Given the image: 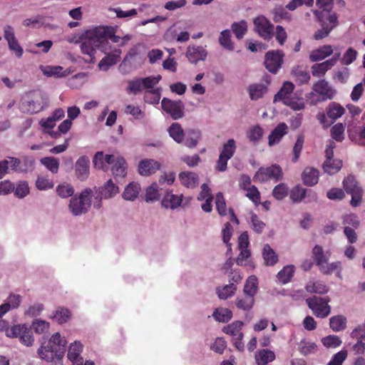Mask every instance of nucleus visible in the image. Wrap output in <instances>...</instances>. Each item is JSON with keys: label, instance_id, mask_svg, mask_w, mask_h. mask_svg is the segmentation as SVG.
<instances>
[{"label": "nucleus", "instance_id": "c756f323", "mask_svg": "<svg viewBox=\"0 0 365 365\" xmlns=\"http://www.w3.org/2000/svg\"><path fill=\"white\" fill-rule=\"evenodd\" d=\"M83 350V345L78 341H75L73 343L71 344L68 347L67 357L68 359L72 361L75 362L78 361L79 359L82 358L80 354Z\"/></svg>", "mask_w": 365, "mask_h": 365}, {"label": "nucleus", "instance_id": "2f4dec72", "mask_svg": "<svg viewBox=\"0 0 365 365\" xmlns=\"http://www.w3.org/2000/svg\"><path fill=\"white\" fill-rule=\"evenodd\" d=\"M257 365H267L269 362L274 360V353L269 349H262L257 351L255 356Z\"/></svg>", "mask_w": 365, "mask_h": 365}, {"label": "nucleus", "instance_id": "393cba45", "mask_svg": "<svg viewBox=\"0 0 365 365\" xmlns=\"http://www.w3.org/2000/svg\"><path fill=\"white\" fill-rule=\"evenodd\" d=\"M258 289L257 278L255 275L250 276L244 286V294L250 297L255 298Z\"/></svg>", "mask_w": 365, "mask_h": 365}, {"label": "nucleus", "instance_id": "c9c22d12", "mask_svg": "<svg viewBox=\"0 0 365 365\" xmlns=\"http://www.w3.org/2000/svg\"><path fill=\"white\" fill-rule=\"evenodd\" d=\"M71 317L70 311L64 307H58L51 315V318L58 324H64L68 321Z\"/></svg>", "mask_w": 365, "mask_h": 365}, {"label": "nucleus", "instance_id": "052dcab7", "mask_svg": "<svg viewBox=\"0 0 365 365\" xmlns=\"http://www.w3.org/2000/svg\"><path fill=\"white\" fill-rule=\"evenodd\" d=\"M243 326V322L241 321H235L232 322V324L227 325V327H225L222 329V331L227 334H230L232 336H236L237 335L241 330L242 327Z\"/></svg>", "mask_w": 365, "mask_h": 365}, {"label": "nucleus", "instance_id": "603ef678", "mask_svg": "<svg viewBox=\"0 0 365 365\" xmlns=\"http://www.w3.org/2000/svg\"><path fill=\"white\" fill-rule=\"evenodd\" d=\"M344 125L341 123H336L331 128V136L332 139L341 142L344 138Z\"/></svg>", "mask_w": 365, "mask_h": 365}, {"label": "nucleus", "instance_id": "e433bc0d", "mask_svg": "<svg viewBox=\"0 0 365 365\" xmlns=\"http://www.w3.org/2000/svg\"><path fill=\"white\" fill-rule=\"evenodd\" d=\"M329 325L334 331L344 330L346 327V318L343 315H336L330 318Z\"/></svg>", "mask_w": 365, "mask_h": 365}, {"label": "nucleus", "instance_id": "6ab92c4d", "mask_svg": "<svg viewBox=\"0 0 365 365\" xmlns=\"http://www.w3.org/2000/svg\"><path fill=\"white\" fill-rule=\"evenodd\" d=\"M182 201V195H174L171 192H167L163 197L161 205L165 209L175 210L180 206Z\"/></svg>", "mask_w": 365, "mask_h": 365}, {"label": "nucleus", "instance_id": "58836bf2", "mask_svg": "<svg viewBox=\"0 0 365 365\" xmlns=\"http://www.w3.org/2000/svg\"><path fill=\"white\" fill-rule=\"evenodd\" d=\"M231 29L237 39H242L247 31V23L245 20L239 22H234Z\"/></svg>", "mask_w": 365, "mask_h": 365}, {"label": "nucleus", "instance_id": "a211bd4d", "mask_svg": "<svg viewBox=\"0 0 365 365\" xmlns=\"http://www.w3.org/2000/svg\"><path fill=\"white\" fill-rule=\"evenodd\" d=\"M186 56L192 63H197L199 61H204L207 57V51L202 46H189Z\"/></svg>", "mask_w": 365, "mask_h": 365}, {"label": "nucleus", "instance_id": "e2e57ef3", "mask_svg": "<svg viewBox=\"0 0 365 365\" xmlns=\"http://www.w3.org/2000/svg\"><path fill=\"white\" fill-rule=\"evenodd\" d=\"M13 191L17 197L24 198L29 193L28 182L26 181L20 182Z\"/></svg>", "mask_w": 365, "mask_h": 365}, {"label": "nucleus", "instance_id": "de8ad7c7", "mask_svg": "<svg viewBox=\"0 0 365 365\" xmlns=\"http://www.w3.org/2000/svg\"><path fill=\"white\" fill-rule=\"evenodd\" d=\"M292 74L300 84L307 83L310 78L309 73L303 71L299 66L292 68Z\"/></svg>", "mask_w": 365, "mask_h": 365}, {"label": "nucleus", "instance_id": "680f3d73", "mask_svg": "<svg viewBox=\"0 0 365 365\" xmlns=\"http://www.w3.org/2000/svg\"><path fill=\"white\" fill-rule=\"evenodd\" d=\"M340 53H335L333 57L321 63V75L324 74L326 71L332 68L340 58Z\"/></svg>", "mask_w": 365, "mask_h": 365}, {"label": "nucleus", "instance_id": "774afa93", "mask_svg": "<svg viewBox=\"0 0 365 365\" xmlns=\"http://www.w3.org/2000/svg\"><path fill=\"white\" fill-rule=\"evenodd\" d=\"M52 180L43 176H38L36 181V186L40 190H45L53 187Z\"/></svg>", "mask_w": 365, "mask_h": 365}, {"label": "nucleus", "instance_id": "473e14b6", "mask_svg": "<svg viewBox=\"0 0 365 365\" xmlns=\"http://www.w3.org/2000/svg\"><path fill=\"white\" fill-rule=\"evenodd\" d=\"M264 263L267 266H273L278 262V256L269 245H264L262 252Z\"/></svg>", "mask_w": 365, "mask_h": 365}, {"label": "nucleus", "instance_id": "9d476101", "mask_svg": "<svg viewBox=\"0 0 365 365\" xmlns=\"http://www.w3.org/2000/svg\"><path fill=\"white\" fill-rule=\"evenodd\" d=\"M106 32L107 26H97L86 31L83 35L92 41L97 48L103 51L107 43Z\"/></svg>", "mask_w": 365, "mask_h": 365}, {"label": "nucleus", "instance_id": "bf43d9fd", "mask_svg": "<svg viewBox=\"0 0 365 365\" xmlns=\"http://www.w3.org/2000/svg\"><path fill=\"white\" fill-rule=\"evenodd\" d=\"M358 52L353 48H349L344 53L341 62L343 65H350L357 58Z\"/></svg>", "mask_w": 365, "mask_h": 365}, {"label": "nucleus", "instance_id": "9b49d317", "mask_svg": "<svg viewBox=\"0 0 365 365\" xmlns=\"http://www.w3.org/2000/svg\"><path fill=\"white\" fill-rule=\"evenodd\" d=\"M284 54L281 50H273L266 53L264 65L266 68L272 73H277L283 63Z\"/></svg>", "mask_w": 365, "mask_h": 365}, {"label": "nucleus", "instance_id": "4468645a", "mask_svg": "<svg viewBox=\"0 0 365 365\" xmlns=\"http://www.w3.org/2000/svg\"><path fill=\"white\" fill-rule=\"evenodd\" d=\"M160 163L151 158L141 160L138 165V173L142 176H150L160 169Z\"/></svg>", "mask_w": 365, "mask_h": 365}, {"label": "nucleus", "instance_id": "c85d7f7f", "mask_svg": "<svg viewBox=\"0 0 365 365\" xmlns=\"http://www.w3.org/2000/svg\"><path fill=\"white\" fill-rule=\"evenodd\" d=\"M341 269L340 262L337 261L331 263H327L323 261L322 256L321 255V272L326 274L336 273L337 276H339Z\"/></svg>", "mask_w": 365, "mask_h": 365}, {"label": "nucleus", "instance_id": "a878e982", "mask_svg": "<svg viewBox=\"0 0 365 365\" xmlns=\"http://www.w3.org/2000/svg\"><path fill=\"white\" fill-rule=\"evenodd\" d=\"M319 171L313 168H306L302 173V180L305 185L312 186L317 183Z\"/></svg>", "mask_w": 365, "mask_h": 365}, {"label": "nucleus", "instance_id": "09e8293b", "mask_svg": "<svg viewBox=\"0 0 365 365\" xmlns=\"http://www.w3.org/2000/svg\"><path fill=\"white\" fill-rule=\"evenodd\" d=\"M159 197V186L156 182H154L146 189L145 201L152 202L158 200Z\"/></svg>", "mask_w": 365, "mask_h": 365}, {"label": "nucleus", "instance_id": "72a5a7b5", "mask_svg": "<svg viewBox=\"0 0 365 365\" xmlns=\"http://www.w3.org/2000/svg\"><path fill=\"white\" fill-rule=\"evenodd\" d=\"M272 19L275 23H279L282 20H290L291 15L287 11L286 7L277 5L272 11Z\"/></svg>", "mask_w": 365, "mask_h": 365}, {"label": "nucleus", "instance_id": "aec40b11", "mask_svg": "<svg viewBox=\"0 0 365 365\" xmlns=\"http://www.w3.org/2000/svg\"><path fill=\"white\" fill-rule=\"evenodd\" d=\"M81 38L82 40L81 44V52L88 56V58L86 60L87 61L93 62L96 48H97L83 34L81 35Z\"/></svg>", "mask_w": 365, "mask_h": 365}, {"label": "nucleus", "instance_id": "2eb2a0df", "mask_svg": "<svg viewBox=\"0 0 365 365\" xmlns=\"http://www.w3.org/2000/svg\"><path fill=\"white\" fill-rule=\"evenodd\" d=\"M90 160L87 156H81L76 162L75 173L76 178L81 180H86L89 175Z\"/></svg>", "mask_w": 365, "mask_h": 365}, {"label": "nucleus", "instance_id": "0e129e2a", "mask_svg": "<svg viewBox=\"0 0 365 365\" xmlns=\"http://www.w3.org/2000/svg\"><path fill=\"white\" fill-rule=\"evenodd\" d=\"M322 341L324 346L327 348H336L339 346L341 344V341L339 336L335 335H329L322 339Z\"/></svg>", "mask_w": 365, "mask_h": 365}, {"label": "nucleus", "instance_id": "b1692460", "mask_svg": "<svg viewBox=\"0 0 365 365\" xmlns=\"http://www.w3.org/2000/svg\"><path fill=\"white\" fill-rule=\"evenodd\" d=\"M120 53L121 51L120 50H117L114 53L106 56L99 62V68L103 71H107L110 66L116 64L119 61Z\"/></svg>", "mask_w": 365, "mask_h": 365}, {"label": "nucleus", "instance_id": "69168bd1", "mask_svg": "<svg viewBox=\"0 0 365 365\" xmlns=\"http://www.w3.org/2000/svg\"><path fill=\"white\" fill-rule=\"evenodd\" d=\"M216 208L220 215L223 216L227 215L226 203L222 192H219L215 197Z\"/></svg>", "mask_w": 365, "mask_h": 365}, {"label": "nucleus", "instance_id": "f8f14e48", "mask_svg": "<svg viewBox=\"0 0 365 365\" xmlns=\"http://www.w3.org/2000/svg\"><path fill=\"white\" fill-rule=\"evenodd\" d=\"M119 192L118 187L112 181L111 179L106 181L105 185L100 187L96 197V201L93 202V207L99 209L101 207L102 198L108 199L113 197Z\"/></svg>", "mask_w": 365, "mask_h": 365}, {"label": "nucleus", "instance_id": "6e6d98bb", "mask_svg": "<svg viewBox=\"0 0 365 365\" xmlns=\"http://www.w3.org/2000/svg\"><path fill=\"white\" fill-rule=\"evenodd\" d=\"M56 192L60 197L66 198L73 196L74 189L72 185L63 183L57 186Z\"/></svg>", "mask_w": 365, "mask_h": 365}, {"label": "nucleus", "instance_id": "412c9836", "mask_svg": "<svg viewBox=\"0 0 365 365\" xmlns=\"http://www.w3.org/2000/svg\"><path fill=\"white\" fill-rule=\"evenodd\" d=\"M179 179L182 185L188 188L195 187L198 185V176L192 172H181L179 174Z\"/></svg>", "mask_w": 365, "mask_h": 365}, {"label": "nucleus", "instance_id": "5701e85b", "mask_svg": "<svg viewBox=\"0 0 365 365\" xmlns=\"http://www.w3.org/2000/svg\"><path fill=\"white\" fill-rule=\"evenodd\" d=\"M141 190L140 184L138 182H130L125 187L122 194L123 199L133 201L137 198Z\"/></svg>", "mask_w": 365, "mask_h": 365}, {"label": "nucleus", "instance_id": "5fc2aeb1", "mask_svg": "<svg viewBox=\"0 0 365 365\" xmlns=\"http://www.w3.org/2000/svg\"><path fill=\"white\" fill-rule=\"evenodd\" d=\"M289 188L285 183H279L272 190L273 197L277 200H282L288 195Z\"/></svg>", "mask_w": 365, "mask_h": 365}, {"label": "nucleus", "instance_id": "f03ea898", "mask_svg": "<svg viewBox=\"0 0 365 365\" xmlns=\"http://www.w3.org/2000/svg\"><path fill=\"white\" fill-rule=\"evenodd\" d=\"M48 105L47 97L41 91H32L23 96L20 110L24 113H37Z\"/></svg>", "mask_w": 365, "mask_h": 365}, {"label": "nucleus", "instance_id": "423d86ee", "mask_svg": "<svg viewBox=\"0 0 365 365\" xmlns=\"http://www.w3.org/2000/svg\"><path fill=\"white\" fill-rule=\"evenodd\" d=\"M8 337H19L20 342L26 346H31L34 342L31 328L26 324L14 325L6 329Z\"/></svg>", "mask_w": 365, "mask_h": 365}, {"label": "nucleus", "instance_id": "864d4df0", "mask_svg": "<svg viewBox=\"0 0 365 365\" xmlns=\"http://www.w3.org/2000/svg\"><path fill=\"white\" fill-rule=\"evenodd\" d=\"M160 91V88L146 91V95L144 97L145 102L150 104H158L161 96Z\"/></svg>", "mask_w": 365, "mask_h": 365}, {"label": "nucleus", "instance_id": "c03bdc74", "mask_svg": "<svg viewBox=\"0 0 365 365\" xmlns=\"http://www.w3.org/2000/svg\"><path fill=\"white\" fill-rule=\"evenodd\" d=\"M294 272V266L287 265L279 272L277 278L282 284H286L290 281Z\"/></svg>", "mask_w": 365, "mask_h": 365}, {"label": "nucleus", "instance_id": "3c124183", "mask_svg": "<svg viewBox=\"0 0 365 365\" xmlns=\"http://www.w3.org/2000/svg\"><path fill=\"white\" fill-rule=\"evenodd\" d=\"M262 135L263 130L259 125L253 126L247 132V138L253 143L258 142Z\"/></svg>", "mask_w": 365, "mask_h": 365}, {"label": "nucleus", "instance_id": "4d7b16f0", "mask_svg": "<svg viewBox=\"0 0 365 365\" xmlns=\"http://www.w3.org/2000/svg\"><path fill=\"white\" fill-rule=\"evenodd\" d=\"M304 143V137L303 135H299L297 137V141L294 143V145L293 147V158L292 161L293 163H297L299 160V158L300 156V153L302 152V150L303 148Z\"/></svg>", "mask_w": 365, "mask_h": 365}, {"label": "nucleus", "instance_id": "a18cd8bd", "mask_svg": "<svg viewBox=\"0 0 365 365\" xmlns=\"http://www.w3.org/2000/svg\"><path fill=\"white\" fill-rule=\"evenodd\" d=\"M125 160L123 158H117L112 168V172L115 177H124L126 175Z\"/></svg>", "mask_w": 365, "mask_h": 365}, {"label": "nucleus", "instance_id": "a19ab883", "mask_svg": "<svg viewBox=\"0 0 365 365\" xmlns=\"http://www.w3.org/2000/svg\"><path fill=\"white\" fill-rule=\"evenodd\" d=\"M336 93V90L328 82L321 80V101L332 99Z\"/></svg>", "mask_w": 365, "mask_h": 365}, {"label": "nucleus", "instance_id": "cd10ccee", "mask_svg": "<svg viewBox=\"0 0 365 365\" xmlns=\"http://www.w3.org/2000/svg\"><path fill=\"white\" fill-rule=\"evenodd\" d=\"M170 136L178 143H181L185 138L184 130L180 124L173 123L168 128Z\"/></svg>", "mask_w": 365, "mask_h": 365}, {"label": "nucleus", "instance_id": "338daca9", "mask_svg": "<svg viewBox=\"0 0 365 365\" xmlns=\"http://www.w3.org/2000/svg\"><path fill=\"white\" fill-rule=\"evenodd\" d=\"M274 35L279 45L283 46L287 38V34L283 26L277 25L274 29Z\"/></svg>", "mask_w": 365, "mask_h": 365}, {"label": "nucleus", "instance_id": "7c9ffc66", "mask_svg": "<svg viewBox=\"0 0 365 365\" xmlns=\"http://www.w3.org/2000/svg\"><path fill=\"white\" fill-rule=\"evenodd\" d=\"M294 88V85L289 81L284 83L280 90L275 94L274 97V102L284 101V98H289V95L292 93Z\"/></svg>", "mask_w": 365, "mask_h": 365}, {"label": "nucleus", "instance_id": "f704fd0d", "mask_svg": "<svg viewBox=\"0 0 365 365\" xmlns=\"http://www.w3.org/2000/svg\"><path fill=\"white\" fill-rule=\"evenodd\" d=\"M218 41L220 45L228 51H233L235 49L234 43L231 38L230 30L225 29L221 31Z\"/></svg>", "mask_w": 365, "mask_h": 365}, {"label": "nucleus", "instance_id": "f3484780", "mask_svg": "<svg viewBox=\"0 0 365 365\" xmlns=\"http://www.w3.org/2000/svg\"><path fill=\"white\" fill-rule=\"evenodd\" d=\"M288 132V126L285 123H279L271 132L268 137L269 146L276 145L280 142L284 135Z\"/></svg>", "mask_w": 365, "mask_h": 365}, {"label": "nucleus", "instance_id": "8fccbe9b", "mask_svg": "<svg viewBox=\"0 0 365 365\" xmlns=\"http://www.w3.org/2000/svg\"><path fill=\"white\" fill-rule=\"evenodd\" d=\"M255 304V298L245 296L243 298L237 297L235 301V304L238 309L244 311L251 309Z\"/></svg>", "mask_w": 365, "mask_h": 365}, {"label": "nucleus", "instance_id": "ddd939ff", "mask_svg": "<svg viewBox=\"0 0 365 365\" xmlns=\"http://www.w3.org/2000/svg\"><path fill=\"white\" fill-rule=\"evenodd\" d=\"M9 170L13 172L23 173L21 168V160L15 157L8 156L4 160L0 161V179L9 173Z\"/></svg>", "mask_w": 365, "mask_h": 365}, {"label": "nucleus", "instance_id": "bb28decb", "mask_svg": "<svg viewBox=\"0 0 365 365\" xmlns=\"http://www.w3.org/2000/svg\"><path fill=\"white\" fill-rule=\"evenodd\" d=\"M345 109L339 103L331 102L326 108L327 115L333 121L336 120L344 113Z\"/></svg>", "mask_w": 365, "mask_h": 365}, {"label": "nucleus", "instance_id": "1a4fd4ad", "mask_svg": "<svg viewBox=\"0 0 365 365\" xmlns=\"http://www.w3.org/2000/svg\"><path fill=\"white\" fill-rule=\"evenodd\" d=\"M161 107L173 120L180 119L185 115V106L180 100L172 101L168 98H163L161 101Z\"/></svg>", "mask_w": 365, "mask_h": 365}, {"label": "nucleus", "instance_id": "20e7f679", "mask_svg": "<svg viewBox=\"0 0 365 365\" xmlns=\"http://www.w3.org/2000/svg\"><path fill=\"white\" fill-rule=\"evenodd\" d=\"M336 143L332 140H329L327 143L325 149L326 160L322 165L324 173L332 175L337 173L342 168V160L339 159H334V149Z\"/></svg>", "mask_w": 365, "mask_h": 365}, {"label": "nucleus", "instance_id": "49530a36", "mask_svg": "<svg viewBox=\"0 0 365 365\" xmlns=\"http://www.w3.org/2000/svg\"><path fill=\"white\" fill-rule=\"evenodd\" d=\"M41 163L44 165L52 173L56 174L58 171L59 162L53 157H45L40 160Z\"/></svg>", "mask_w": 365, "mask_h": 365}, {"label": "nucleus", "instance_id": "4c0bfd02", "mask_svg": "<svg viewBox=\"0 0 365 365\" xmlns=\"http://www.w3.org/2000/svg\"><path fill=\"white\" fill-rule=\"evenodd\" d=\"M187 138L185 141V145L189 148H195L201 137V133L199 130L189 129L187 130Z\"/></svg>", "mask_w": 365, "mask_h": 365}, {"label": "nucleus", "instance_id": "6e6552de", "mask_svg": "<svg viewBox=\"0 0 365 365\" xmlns=\"http://www.w3.org/2000/svg\"><path fill=\"white\" fill-rule=\"evenodd\" d=\"M254 30L264 40L269 41L274 36V25L265 16L261 15L253 20Z\"/></svg>", "mask_w": 365, "mask_h": 365}, {"label": "nucleus", "instance_id": "39448f33", "mask_svg": "<svg viewBox=\"0 0 365 365\" xmlns=\"http://www.w3.org/2000/svg\"><path fill=\"white\" fill-rule=\"evenodd\" d=\"M283 178V172L277 164H273L269 167H261L255 173L253 180L255 182H265L268 180L278 182Z\"/></svg>", "mask_w": 365, "mask_h": 365}, {"label": "nucleus", "instance_id": "37998d69", "mask_svg": "<svg viewBox=\"0 0 365 365\" xmlns=\"http://www.w3.org/2000/svg\"><path fill=\"white\" fill-rule=\"evenodd\" d=\"M307 190L297 185L290 190L289 197L293 202H300L306 196Z\"/></svg>", "mask_w": 365, "mask_h": 365}, {"label": "nucleus", "instance_id": "7ed1b4c3", "mask_svg": "<svg viewBox=\"0 0 365 365\" xmlns=\"http://www.w3.org/2000/svg\"><path fill=\"white\" fill-rule=\"evenodd\" d=\"M93 191L91 188L83 190L78 197L73 196L70 200L68 210L74 216H80L87 213L91 205V196Z\"/></svg>", "mask_w": 365, "mask_h": 365}, {"label": "nucleus", "instance_id": "0eeeda50", "mask_svg": "<svg viewBox=\"0 0 365 365\" xmlns=\"http://www.w3.org/2000/svg\"><path fill=\"white\" fill-rule=\"evenodd\" d=\"M338 24V15L335 11L321 10V38L327 36Z\"/></svg>", "mask_w": 365, "mask_h": 365}, {"label": "nucleus", "instance_id": "ea45409f", "mask_svg": "<svg viewBox=\"0 0 365 365\" xmlns=\"http://www.w3.org/2000/svg\"><path fill=\"white\" fill-rule=\"evenodd\" d=\"M237 289L235 283H230V284L225 285L224 287H217L216 289V293L218 297L221 299H227L235 294Z\"/></svg>", "mask_w": 365, "mask_h": 365}, {"label": "nucleus", "instance_id": "dca6fc26", "mask_svg": "<svg viewBox=\"0 0 365 365\" xmlns=\"http://www.w3.org/2000/svg\"><path fill=\"white\" fill-rule=\"evenodd\" d=\"M269 82L267 83H254L249 85L247 91L250 98L252 101H257L263 98L264 95L267 92V86Z\"/></svg>", "mask_w": 365, "mask_h": 365}, {"label": "nucleus", "instance_id": "13d9d810", "mask_svg": "<svg viewBox=\"0 0 365 365\" xmlns=\"http://www.w3.org/2000/svg\"><path fill=\"white\" fill-rule=\"evenodd\" d=\"M235 150H236L235 140L234 139H230V140H228L227 143H225L223 145L222 150L220 155H221L224 157H226L227 158L230 159L233 156V155L235 152Z\"/></svg>", "mask_w": 365, "mask_h": 365}, {"label": "nucleus", "instance_id": "f257e3e1", "mask_svg": "<svg viewBox=\"0 0 365 365\" xmlns=\"http://www.w3.org/2000/svg\"><path fill=\"white\" fill-rule=\"evenodd\" d=\"M66 344V339L56 332L51 336L46 346L39 347L38 354L46 361L53 362L55 359L61 361L64 356Z\"/></svg>", "mask_w": 365, "mask_h": 365}, {"label": "nucleus", "instance_id": "79ce46f5", "mask_svg": "<svg viewBox=\"0 0 365 365\" xmlns=\"http://www.w3.org/2000/svg\"><path fill=\"white\" fill-rule=\"evenodd\" d=\"M216 321L220 322H227L232 317V312L227 308H217L212 314Z\"/></svg>", "mask_w": 365, "mask_h": 365}, {"label": "nucleus", "instance_id": "4be33fe9", "mask_svg": "<svg viewBox=\"0 0 365 365\" xmlns=\"http://www.w3.org/2000/svg\"><path fill=\"white\" fill-rule=\"evenodd\" d=\"M342 185L343 188L348 194L363 190L360 186L359 182L353 175H349L347 177H346L342 182Z\"/></svg>", "mask_w": 365, "mask_h": 365}]
</instances>
